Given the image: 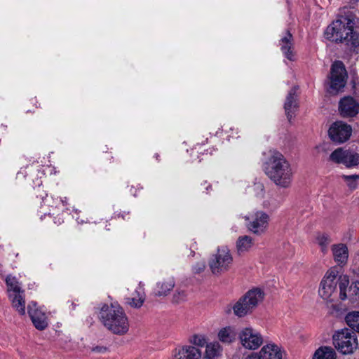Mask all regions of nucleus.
Here are the masks:
<instances>
[{
	"label": "nucleus",
	"instance_id": "30",
	"mask_svg": "<svg viewBox=\"0 0 359 359\" xmlns=\"http://www.w3.org/2000/svg\"><path fill=\"white\" fill-rule=\"evenodd\" d=\"M349 284L348 278L346 276H344L343 278L340 279V282L339 283V297L341 300H345L348 298V295L346 294V288Z\"/></svg>",
	"mask_w": 359,
	"mask_h": 359
},
{
	"label": "nucleus",
	"instance_id": "6",
	"mask_svg": "<svg viewBox=\"0 0 359 359\" xmlns=\"http://www.w3.org/2000/svg\"><path fill=\"white\" fill-rule=\"evenodd\" d=\"M233 257L226 247L218 248L217 252L210 259L208 264L214 275H221L230 270Z\"/></svg>",
	"mask_w": 359,
	"mask_h": 359
},
{
	"label": "nucleus",
	"instance_id": "11",
	"mask_svg": "<svg viewBox=\"0 0 359 359\" xmlns=\"http://www.w3.org/2000/svg\"><path fill=\"white\" fill-rule=\"evenodd\" d=\"M339 113L343 118H353L359 113V100L344 96L339 102Z\"/></svg>",
	"mask_w": 359,
	"mask_h": 359
},
{
	"label": "nucleus",
	"instance_id": "23",
	"mask_svg": "<svg viewBox=\"0 0 359 359\" xmlns=\"http://www.w3.org/2000/svg\"><path fill=\"white\" fill-rule=\"evenodd\" d=\"M348 299L355 307H359V280L352 283L348 288Z\"/></svg>",
	"mask_w": 359,
	"mask_h": 359
},
{
	"label": "nucleus",
	"instance_id": "2",
	"mask_svg": "<svg viewBox=\"0 0 359 359\" xmlns=\"http://www.w3.org/2000/svg\"><path fill=\"white\" fill-rule=\"evenodd\" d=\"M265 173L276 185L287 188L293 176L291 165L284 156L277 151L271 152L266 163Z\"/></svg>",
	"mask_w": 359,
	"mask_h": 359
},
{
	"label": "nucleus",
	"instance_id": "16",
	"mask_svg": "<svg viewBox=\"0 0 359 359\" xmlns=\"http://www.w3.org/2000/svg\"><path fill=\"white\" fill-rule=\"evenodd\" d=\"M201 357L199 349L191 346L182 347L175 355L176 359H200Z\"/></svg>",
	"mask_w": 359,
	"mask_h": 359
},
{
	"label": "nucleus",
	"instance_id": "5",
	"mask_svg": "<svg viewBox=\"0 0 359 359\" xmlns=\"http://www.w3.org/2000/svg\"><path fill=\"white\" fill-rule=\"evenodd\" d=\"M332 339L334 347L344 355L352 353L358 346L357 336L347 328L336 332Z\"/></svg>",
	"mask_w": 359,
	"mask_h": 359
},
{
	"label": "nucleus",
	"instance_id": "18",
	"mask_svg": "<svg viewBox=\"0 0 359 359\" xmlns=\"http://www.w3.org/2000/svg\"><path fill=\"white\" fill-rule=\"evenodd\" d=\"M175 286V281L172 278L163 279L157 283L155 291V296L165 297L173 289Z\"/></svg>",
	"mask_w": 359,
	"mask_h": 359
},
{
	"label": "nucleus",
	"instance_id": "8",
	"mask_svg": "<svg viewBox=\"0 0 359 359\" xmlns=\"http://www.w3.org/2000/svg\"><path fill=\"white\" fill-rule=\"evenodd\" d=\"M330 159L336 163H342L346 168L359 165V154L350 149L337 148L331 153Z\"/></svg>",
	"mask_w": 359,
	"mask_h": 359
},
{
	"label": "nucleus",
	"instance_id": "21",
	"mask_svg": "<svg viewBox=\"0 0 359 359\" xmlns=\"http://www.w3.org/2000/svg\"><path fill=\"white\" fill-rule=\"evenodd\" d=\"M6 283L8 287V297L11 298L13 294L24 293L21 289L17 278L11 275L6 278Z\"/></svg>",
	"mask_w": 359,
	"mask_h": 359
},
{
	"label": "nucleus",
	"instance_id": "12",
	"mask_svg": "<svg viewBox=\"0 0 359 359\" xmlns=\"http://www.w3.org/2000/svg\"><path fill=\"white\" fill-rule=\"evenodd\" d=\"M245 359H282L279 347L275 344L264 346L259 352L252 353Z\"/></svg>",
	"mask_w": 359,
	"mask_h": 359
},
{
	"label": "nucleus",
	"instance_id": "34",
	"mask_svg": "<svg viewBox=\"0 0 359 359\" xmlns=\"http://www.w3.org/2000/svg\"><path fill=\"white\" fill-rule=\"evenodd\" d=\"M205 266L204 262H198L193 266V272L196 274L201 273L205 270Z\"/></svg>",
	"mask_w": 359,
	"mask_h": 359
},
{
	"label": "nucleus",
	"instance_id": "15",
	"mask_svg": "<svg viewBox=\"0 0 359 359\" xmlns=\"http://www.w3.org/2000/svg\"><path fill=\"white\" fill-rule=\"evenodd\" d=\"M298 108L297 103V88L293 87L288 93L285 102L284 104V109L285 114L289 121H291L294 111Z\"/></svg>",
	"mask_w": 359,
	"mask_h": 359
},
{
	"label": "nucleus",
	"instance_id": "28",
	"mask_svg": "<svg viewBox=\"0 0 359 359\" xmlns=\"http://www.w3.org/2000/svg\"><path fill=\"white\" fill-rule=\"evenodd\" d=\"M221 347L219 343L215 342L206 345L205 358L207 359H215L220 353Z\"/></svg>",
	"mask_w": 359,
	"mask_h": 359
},
{
	"label": "nucleus",
	"instance_id": "17",
	"mask_svg": "<svg viewBox=\"0 0 359 359\" xmlns=\"http://www.w3.org/2000/svg\"><path fill=\"white\" fill-rule=\"evenodd\" d=\"M337 284V281L330 280L329 279L323 280L318 290L320 296L325 300L332 301L330 299L333 292L336 290Z\"/></svg>",
	"mask_w": 359,
	"mask_h": 359
},
{
	"label": "nucleus",
	"instance_id": "22",
	"mask_svg": "<svg viewBox=\"0 0 359 359\" xmlns=\"http://www.w3.org/2000/svg\"><path fill=\"white\" fill-rule=\"evenodd\" d=\"M12 302L13 308L20 315L25 314V300L23 293L13 294L11 298H9Z\"/></svg>",
	"mask_w": 359,
	"mask_h": 359
},
{
	"label": "nucleus",
	"instance_id": "1",
	"mask_svg": "<svg viewBox=\"0 0 359 359\" xmlns=\"http://www.w3.org/2000/svg\"><path fill=\"white\" fill-rule=\"evenodd\" d=\"M359 20L350 14L334 21L325 32L326 38L332 41L344 43L349 50L359 53Z\"/></svg>",
	"mask_w": 359,
	"mask_h": 359
},
{
	"label": "nucleus",
	"instance_id": "10",
	"mask_svg": "<svg viewBox=\"0 0 359 359\" xmlns=\"http://www.w3.org/2000/svg\"><path fill=\"white\" fill-rule=\"evenodd\" d=\"M241 344L245 348L255 350L263 343L262 335L252 327H245L239 333Z\"/></svg>",
	"mask_w": 359,
	"mask_h": 359
},
{
	"label": "nucleus",
	"instance_id": "37",
	"mask_svg": "<svg viewBox=\"0 0 359 359\" xmlns=\"http://www.w3.org/2000/svg\"><path fill=\"white\" fill-rule=\"evenodd\" d=\"M107 351V348L104 346H95L92 348V351L98 352V353H104Z\"/></svg>",
	"mask_w": 359,
	"mask_h": 359
},
{
	"label": "nucleus",
	"instance_id": "24",
	"mask_svg": "<svg viewBox=\"0 0 359 359\" xmlns=\"http://www.w3.org/2000/svg\"><path fill=\"white\" fill-rule=\"evenodd\" d=\"M253 242L251 237L243 236L238 238L236 242V248L238 254L248 251L252 246Z\"/></svg>",
	"mask_w": 359,
	"mask_h": 359
},
{
	"label": "nucleus",
	"instance_id": "29",
	"mask_svg": "<svg viewBox=\"0 0 359 359\" xmlns=\"http://www.w3.org/2000/svg\"><path fill=\"white\" fill-rule=\"evenodd\" d=\"M136 293L137 295V298L135 297L132 298H127L126 302L132 307L140 308L145 300V295L144 292L141 293V292L139 290H136Z\"/></svg>",
	"mask_w": 359,
	"mask_h": 359
},
{
	"label": "nucleus",
	"instance_id": "9",
	"mask_svg": "<svg viewBox=\"0 0 359 359\" xmlns=\"http://www.w3.org/2000/svg\"><path fill=\"white\" fill-rule=\"evenodd\" d=\"M352 128L343 121H336L331 125L328 130L330 138L335 143L346 142L351 137Z\"/></svg>",
	"mask_w": 359,
	"mask_h": 359
},
{
	"label": "nucleus",
	"instance_id": "38",
	"mask_svg": "<svg viewBox=\"0 0 359 359\" xmlns=\"http://www.w3.org/2000/svg\"><path fill=\"white\" fill-rule=\"evenodd\" d=\"M349 2L351 4H356L358 2H359V0H349Z\"/></svg>",
	"mask_w": 359,
	"mask_h": 359
},
{
	"label": "nucleus",
	"instance_id": "32",
	"mask_svg": "<svg viewBox=\"0 0 359 359\" xmlns=\"http://www.w3.org/2000/svg\"><path fill=\"white\" fill-rule=\"evenodd\" d=\"M342 178L348 182V186L351 189H355L357 187V184L355 182L356 180H359L358 175H345L342 176Z\"/></svg>",
	"mask_w": 359,
	"mask_h": 359
},
{
	"label": "nucleus",
	"instance_id": "20",
	"mask_svg": "<svg viewBox=\"0 0 359 359\" xmlns=\"http://www.w3.org/2000/svg\"><path fill=\"white\" fill-rule=\"evenodd\" d=\"M332 252L335 262L339 264H345L347 262L348 252V248L344 244L334 245Z\"/></svg>",
	"mask_w": 359,
	"mask_h": 359
},
{
	"label": "nucleus",
	"instance_id": "13",
	"mask_svg": "<svg viewBox=\"0 0 359 359\" xmlns=\"http://www.w3.org/2000/svg\"><path fill=\"white\" fill-rule=\"evenodd\" d=\"M269 218L266 213L262 211L257 212L254 219L248 224V229L255 234L263 233L268 226Z\"/></svg>",
	"mask_w": 359,
	"mask_h": 359
},
{
	"label": "nucleus",
	"instance_id": "36",
	"mask_svg": "<svg viewBox=\"0 0 359 359\" xmlns=\"http://www.w3.org/2000/svg\"><path fill=\"white\" fill-rule=\"evenodd\" d=\"M337 273L334 271L327 272L323 280H330L336 281Z\"/></svg>",
	"mask_w": 359,
	"mask_h": 359
},
{
	"label": "nucleus",
	"instance_id": "14",
	"mask_svg": "<svg viewBox=\"0 0 359 359\" xmlns=\"http://www.w3.org/2000/svg\"><path fill=\"white\" fill-rule=\"evenodd\" d=\"M29 316L36 329L43 330L47 326L46 317L43 312L38 309L36 302H31L27 307Z\"/></svg>",
	"mask_w": 359,
	"mask_h": 359
},
{
	"label": "nucleus",
	"instance_id": "35",
	"mask_svg": "<svg viewBox=\"0 0 359 359\" xmlns=\"http://www.w3.org/2000/svg\"><path fill=\"white\" fill-rule=\"evenodd\" d=\"M186 296V292L184 290L179 291L174 294L173 301L176 303H179L180 302L184 300Z\"/></svg>",
	"mask_w": 359,
	"mask_h": 359
},
{
	"label": "nucleus",
	"instance_id": "27",
	"mask_svg": "<svg viewBox=\"0 0 359 359\" xmlns=\"http://www.w3.org/2000/svg\"><path fill=\"white\" fill-rule=\"evenodd\" d=\"M218 337L222 342L231 343L235 339L236 334L231 327H226L219 332Z\"/></svg>",
	"mask_w": 359,
	"mask_h": 359
},
{
	"label": "nucleus",
	"instance_id": "4",
	"mask_svg": "<svg viewBox=\"0 0 359 359\" xmlns=\"http://www.w3.org/2000/svg\"><path fill=\"white\" fill-rule=\"evenodd\" d=\"M264 298V292L260 288L255 287L250 290L233 305V313L238 318H242L252 313Z\"/></svg>",
	"mask_w": 359,
	"mask_h": 359
},
{
	"label": "nucleus",
	"instance_id": "19",
	"mask_svg": "<svg viewBox=\"0 0 359 359\" xmlns=\"http://www.w3.org/2000/svg\"><path fill=\"white\" fill-rule=\"evenodd\" d=\"M292 40L293 37L292 34L287 31L286 34L280 41V49L285 56L290 60H293L292 54Z\"/></svg>",
	"mask_w": 359,
	"mask_h": 359
},
{
	"label": "nucleus",
	"instance_id": "7",
	"mask_svg": "<svg viewBox=\"0 0 359 359\" xmlns=\"http://www.w3.org/2000/svg\"><path fill=\"white\" fill-rule=\"evenodd\" d=\"M348 74L345 65L341 61L337 60L332 65L330 69V93H337L346 83Z\"/></svg>",
	"mask_w": 359,
	"mask_h": 359
},
{
	"label": "nucleus",
	"instance_id": "31",
	"mask_svg": "<svg viewBox=\"0 0 359 359\" xmlns=\"http://www.w3.org/2000/svg\"><path fill=\"white\" fill-rule=\"evenodd\" d=\"M318 243L321 247V250L323 253L327 252V245L332 242L330 237L328 235L323 234L317 237Z\"/></svg>",
	"mask_w": 359,
	"mask_h": 359
},
{
	"label": "nucleus",
	"instance_id": "25",
	"mask_svg": "<svg viewBox=\"0 0 359 359\" xmlns=\"http://www.w3.org/2000/svg\"><path fill=\"white\" fill-rule=\"evenodd\" d=\"M313 359H336V353L332 348L324 346L316 351Z\"/></svg>",
	"mask_w": 359,
	"mask_h": 359
},
{
	"label": "nucleus",
	"instance_id": "33",
	"mask_svg": "<svg viewBox=\"0 0 359 359\" xmlns=\"http://www.w3.org/2000/svg\"><path fill=\"white\" fill-rule=\"evenodd\" d=\"M190 342L198 346H203L206 344L205 339L202 335H194L190 339Z\"/></svg>",
	"mask_w": 359,
	"mask_h": 359
},
{
	"label": "nucleus",
	"instance_id": "26",
	"mask_svg": "<svg viewBox=\"0 0 359 359\" xmlns=\"http://www.w3.org/2000/svg\"><path fill=\"white\" fill-rule=\"evenodd\" d=\"M346 324L354 332L359 333V311H351L345 317Z\"/></svg>",
	"mask_w": 359,
	"mask_h": 359
},
{
	"label": "nucleus",
	"instance_id": "3",
	"mask_svg": "<svg viewBox=\"0 0 359 359\" xmlns=\"http://www.w3.org/2000/svg\"><path fill=\"white\" fill-rule=\"evenodd\" d=\"M99 319L104 327L114 334L123 335L129 330L128 317L118 304H104L100 309Z\"/></svg>",
	"mask_w": 359,
	"mask_h": 359
}]
</instances>
